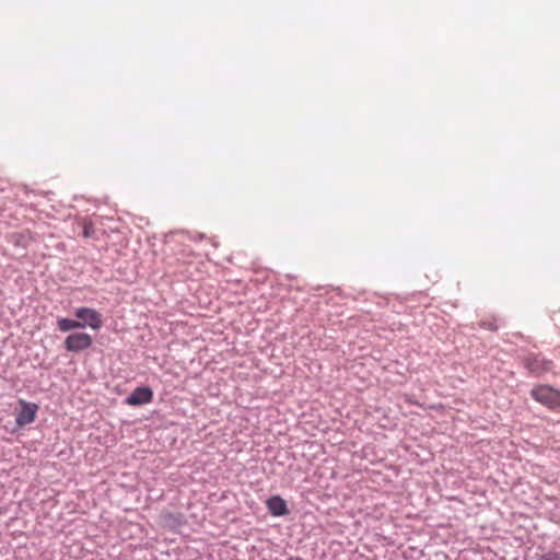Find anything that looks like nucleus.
I'll use <instances>...</instances> for the list:
<instances>
[{
    "label": "nucleus",
    "instance_id": "0eeeda50",
    "mask_svg": "<svg viewBox=\"0 0 560 560\" xmlns=\"http://www.w3.org/2000/svg\"><path fill=\"white\" fill-rule=\"evenodd\" d=\"M57 326L60 331H71L74 329H81V324H79V320L77 319H70V318H59L57 322Z\"/></svg>",
    "mask_w": 560,
    "mask_h": 560
},
{
    "label": "nucleus",
    "instance_id": "f03ea898",
    "mask_svg": "<svg viewBox=\"0 0 560 560\" xmlns=\"http://www.w3.org/2000/svg\"><path fill=\"white\" fill-rule=\"evenodd\" d=\"M74 316L79 319L81 328L90 327L93 330H98L103 326L102 315L94 308L79 307L75 310Z\"/></svg>",
    "mask_w": 560,
    "mask_h": 560
},
{
    "label": "nucleus",
    "instance_id": "6e6552de",
    "mask_svg": "<svg viewBox=\"0 0 560 560\" xmlns=\"http://www.w3.org/2000/svg\"><path fill=\"white\" fill-rule=\"evenodd\" d=\"M35 410L31 407H25L16 417L19 424L30 423L34 420Z\"/></svg>",
    "mask_w": 560,
    "mask_h": 560
},
{
    "label": "nucleus",
    "instance_id": "39448f33",
    "mask_svg": "<svg viewBox=\"0 0 560 560\" xmlns=\"http://www.w3.org/2000/svg\"><path fill=\"white\" fill-rule=\"evenodd\" d=\"M153 399V392L147 386H140L132 390L127 397L126 404L129 406H141L151 402Z\"/></svg>",
    "mask_w": 560,
    "mask_h": 560
},
{
    "label": "nucleus",
    "instance_id": "20e7f679",
    "mask_svg": "<svg viewBox=\"0 0 560 560\" xmlns=\"http://www.w3.org/2000/svg\"><path fill=\"white\" fill-rule=\"evenodd\" d=\"M524 365L532 374L540 375L552 369V361L540 355H528L524 359Z\"/></svg>",
    "mask_w": 560,
    "mask_h": 560
},
{
    "label": "nucleus",
    "instance_id": "1a4fd4ad",
    "mask_svg": "<svg viewBox=\"0 0 560 560\" xmlns=\"http://www.w3.org/2000/svg\"><path fill=\"white\" fill-rule=\"evenodd\" d=\"M538 560H560V553L548 552V553L542 555Z\"/></svg>",
    "mask_w": 560,
    "mask_h": 560
},
{
    "label": "nucleus",
    "instance_id": "7ed1b4c3",
    "mask_svg": "<svg viewBox=\"0 0 560 560\" xmlns=\"http://www.w3.org/2000/svg\"><path fill=\"white\" fill-rule=\"evenodd\" d=\"M93 343L92 337L86 332H72L63 341L65 349L69 352H80L89 349Z\"/></svg>",
    "mask_w": 560,
    "mask_h": 560
},
{
    "label": "nucleus",
    "instance_id": "423d86ee",
    "mask_svg": "<svg viewBox=\"0 0 560 560\" xmlns=\"http://www.w3.org/2000/svg\"><path fill=\"white\" fill-rule=\"evenodd\" d=\"M266 504L273 516H283L289 513L285 501L279 495L269 498Z\"/></svg>",
    "mask_w": 560,
    "mask_h": 560
},
{
    "label": "nucleus",
    "instance_id": "f257e3e1",
    "mask_svg": "<svg viewBox=\"0 0 560 560\" xmlns=\"http://www.w3.org/2000/svg\"><path fill=\"white\" fill-rule=\"evenodd\" d=\"M533 399L549 409L560 408V390L549 385H537L530 390Z\"/></svg>",
    "mask_w": 560,
    "mask_h": 560
}]
</instances>
